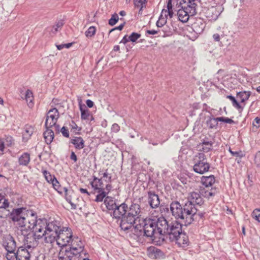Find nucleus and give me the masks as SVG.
Listing matches in <instances>:
<instances>
[{
    "label": "nucleus",
    "mask_w": 260,
    "mask_h": 260,
    "mask_svg": "<svg viewBox=\"0 0 260 260\" xmlns=\"http://www.w3.org/2000/svg\"><path fill=\"white\" fill-rule=\"evenodd\" d=\"M35 230L40 233V239L44 238L46 243L56 242L61 247L58 260H72L73 257L80 256L84 250V245L81 239L73 236L71 229L62 227L59 221L47 222L46 219L39 220Z\"/></svg>",
    "instance_id": "obj_1"
},
{
    "label": "nucleus",
    "mask_w": 260,
    "mask_h": 260,
    "mask_svg": "<svg viewBox=\"0 0 260 260\" xmlns=\"http://www.w3.org/2000/svg\"><path fill=\"white\" fill-rule=\"evenodd\" d=\"M166 219L164 217L143 219L139 217L137 222L129 230L137 236L144 234L146 237L153 238V240L158 244L164 241L162 232H165Z\"/></svg>",
    "instance_id": "obj_2"
},
{
    "label": "nucleus",
    "mask_w": 260,
    "mask_h": 260,
    "mask_svg": "<svg viewBox=\"0 0 260 260\" xmlns=\"http://www.w3.org/2000/svg\"><path fill=\"white\" fill-rule=\"evenodd\" d=\"M10 218L21 231L32 230L34 239L36 241L40 239V233L35 230L39 221L45 220V218L37 219V214L34 211L23 207L13 209L10 213Z\"/></svg>",
    "instance_id": "obj_3"
},
{
    "label": "nucleus",
    "mask_w": 260,
    "mask_h": 260,
    "mask_svg": "<svg viewBox=\"0 0 260 260\" xmlns=\"http://www.w3.org/2000/svg\"><path fill=\"white\" fill-rule=\"evenodd\" d=\"M141 207L139 204L133 203L129 207L124 203L116 206L113 215L115 218H121L120 227L124 231L129 230L137 222L141 215Z\"/></svg>",
    "instance_id": "obj_4"
},
{
    "label": "nucleus",
    "mask_w": 260,
    "mask_h": 260,
    "mask_svg": "<svg viewBox=\"0 0 260 260\" xmlns=\"http://www.w3.org/2000/svg\"><path fill=\"white\" fill-rule=\"evenodd\" d=\"M170 209L172 216L185 226L191 223L194 220V209L190 204H185L182 207L178 201H175L170 204Z\"/></svg>",
    "instance_id": "obj_5"
},
{
    "label": "nucleus",
    "mask_w": 260,
    "mask_h": 260,
    "mask_svg": "<svg viewBox=\"0 0 260 260\" xmlns=\"http://www.w3.org/2000/svg\"><path fill=\"white\" fill-rule=\"evenodd\" d=\"M176 5L177 6V15L178 19L182 22H186L189 18V16H192L196 13V7L197 5L196 3L189 2L186 4H177V0L175 1Z\"/></svg>",
    "instance_id": "obj_6"
},
{
    "label": "nucleus",
    "mask_w": 260,
    "mask_h": 260,
    "mask_svg": "<svg viewBox=\"0 0 260 260\" xmlns=\"http://www.w3.org/2000/svg\"><path fill=\"white\" fill-rule=\"evenodd\" d=\"M215 177L212 175L209 176H202L201 177V182L205 187L200 190V193L203 197L210 198V197L215 196L218 193L219 190L217 188H209L215 183Z\"/></svg>",
    "instance_id": "obj_7"
},
{
    "label": "nucleus",
    "mask_w": 260,
    "mask_h": 260,
    "mask_svg": "<svg viewBox=\"0 0 260 260\" xmlns=\"http://www.w3.org/2000/svg\"><path fill=\"white\" fill-rule=\"evenodd\" d=\"M193 171L198 174H203L209 171L210 165L208 162L206 155L204 153H199L193 159Z\"/></svg>",
    "instance_id": "obj_8"
},
{
    "label": "nucleus",
    "mask_w": 260,
    "mask_h": 260,
    "mask_svg": "<svg viewBox=\"0 0 260 260\" xmlns=\"http://www.w3.org/2000/svg\"><path fill=\"white\" fill-rule=\"evenodd\" d=\"M184 223L178 221H174L169 223L166 220L165 232H162V236H164V240L167 235L171 241L177 237V235H179L182 232V225Z\"/></svg>",
    "instance_id": "obj_9"
},
{
    "label": "nucleus",
    "mask_w": 260,
    "mask_h": 260,
    "mask_svg": "<svg viewBox=\"0 0 260 260\" xmlns=\"http://www.w3.org/2000/svg\"><path fill=\"white\" fill-rule=\"evenodd\" d=\"M59 118V113L56 108L50 109L46 114L45 127L46 128H53L54 131L59 133V125L56 124Z\"/></svg>",
    "instance_id": "obj_10"
},
{
    "label": "nucleus",
    "mask_w": 260,
    "mask_h": 260,
    "mask_svg": "<svg viewBox=\"0 0 260 260\" xmlns=\"http://www.w3.org/2000/svg\"><path fill=\"white\" fill-rule=\"evenodd\" d=\"M202 196H203L200 192L198 193L197 192H192L189 194L187 198L188 201L185 204H190L192 208L194 209V211L193 213V216L196 215L197 211V209L196 208L194 205L197 204L201 205L204 203L203 199Z\"/></svg>",
    "instance_id": "obj_11"
},
{
    "label": "nucleus",
    "mask_w": 260,
    "mask_h": 260,
    "mask_svg": "<svg viewBox=\"0 0 260 260\" xmlns=\"http://www.w3.org/2000/svg\"><path fill=\"white\" fill-rule=\"evenodd\" d=\"M221 6H212L207 8L205 15L209 21H215L223 11Z\"/></svg>",
    "instance_id": "obj_12"
},
{
    "label": "nucleus",
    "mask_w": 260,
    "mask_h": 260,
    "mask_svg": "<svg viewBox=\"0 0 260 260\" xmlns=\"http://www.w3.org/2000/svg\"><path fill=\"white\" fill-rule=\"evenodd\" d=\"M172 242H175L179 247L183 248H186L189 245V241L187 235L183 232L177 235V237L173 239Z\"/></svg>",
    "instance_id": "obj_13"
},
{
    "label": "nucleus",
    "mask_w": 260,
    "mask_h": 260,
    "mask_svg": "<svg viewBox=\"0 0 260 260\" xmlns=\"http://www.w3.org/2000/svg\"><path fill=\"white\" fill-rule=\"evenodd\" d=\"M3 246L7 251L15 250L16 248V242L11 235H6L3 239Z\"/></svg>",
    "instance_id": "obj_14"
},
{
    "label": "nucleus",
    "mask_w": 260,
    "mask_h": 260,
    "mask_svg": "<svg viewBox=\"0 0 260 260\" xmlns=\"http://www.w3.org/2000/svg\"><path fill=\"white\" fill-rule=\"evenodd\" d=\"M234 33L231 32L227 27L222 28L221 34L222 42L226 45H230L233 40Z\"/></svg>",
    "instance_id": "obj_15"
},
{
    "label": "nucleus",
    "mask_w": 260,
    "mask_h": 260,
    "mask_svg": "<svg viewBox=\"0 0 260 260\" xmlns=\"http://www.w3.org/2000/svg\"><path fill=\"white\" fill-rule=\"evenodd\" d=\"M31 248L30 246H27V248L25 246H20L17 250V256L18 260H29L30 254L28 249Z\"/></svg>",
    "instance_id": "obj_16"
},
{
    "label": "nucleus",
    "mask_w": 260,
    "mask_h": 260,
    "mask_svg": "<svg viewBox=\"0 0 260 260\" xmlns=\"http://www.w3.org/2000/svg\"><path fill=\"white\" fill-rule=\"evenodd\" d=\"M148 203L152 208H156L160 204V200L158 196L154 192H148Z\"/></svg>",
    "instance_id": "obj_17"
},
{
    "label": "nucleus",
    "mask_w": 260,
    "mask_h": 260,
    "mask_svg": "<svg viewBox=\"0 0 260 260\" xmlns=\"http://www.w3.org/2000/svg\"><path fill=\"white\" fill-rule=\"evenodd\" d=\"M14 139L11 136H6L4 138L0 139V153H4V148L6 146L9 147L14 143Z\"/></svg>",
    "instance_id": "obj_18"
},
{
    "label": "nucleus",
    "mask_w": 260,
    "mask_h": 260,
    "mask_svg": "<svg viewBox=\"0 0 260 260\" xmlns=\"http://www.w3.org/2000/svg\"><path fill=\"white\" fill-rule=\"evenodd\" d=\"M90 183L94 190H103L104 184L102 178H99L95 176H93V180L90 182Z\"/></svg>",
    "instance_id": "obj_19"
},
{
    "label": "nucleus",
    "mask_w": 260,
    "mask_h": 260,
    "mask_svg": "<svg viewBox=\"0 0 260 260\" xmlns=\"http://www.w3.org/2000/svg\"><path fill=\"white\" fill-rule=\"evenodd\" d=\"M30 161V156L28 152H24L19 157L18 162L20 166L26 167Z\"/></svg>",
    "instance_id": "obj_20"
},
{
    "label": "nucleus",
    "mask_w": 260,
    "mask_h": 260,
    "mask_svg": "<svg viewBox=\"0 0 260 260\" xmlns=\"http://www.w3.org/2000/svg\"><path fill=\"white\" fill-rule=\"evenodd\" d=\"M71 143L73 144L75 148L80 150L85 146V142L81 137H74L71 139Z\"/></svg>",
    "instance_id": "obj_21"
},
{
    "label": "nucleus",
    "mask_w": 260,
    "mask_h": 260,
    "mask_svg": "<svg viewBox=\"0 0 260 260\" xmlns=\"http://www.w3.org/2000/svg\"><path fill=\"white\" fill-rule=\"evenodd\" d=\"M206 27V24L202 19H199L193 24L194 31L199 34L202 32Z\"/></svg>",
    "instance_id": "obj_22"
},
{
    "label": "nucleus",
    "mask_w": 260,
    "mask_h": 260,
    "mask_svg": "<svg viewBox=\"0 0 260 260\" xmlns=\"http://www.w3.org/2000/svg\"><path fill=\"white\" fill-rule=\"evenodd\" d=\"M46 130L44 132V138L47 144H50L54 139L53 130L51 128H46Z\"/></svg>",
    "instance_id": "obj_23"
},
{
    "label": "nucleus",
    "mask_w": 260,
    "mask_h": 260,
    "mask_svg": "<svg viewBox=\"0 0 260 260\" xmlns=\"http://www.w3.org/2000/svg\"><path fill=\"white\" fill-rule=\"evenodd\" d=\"M80 110L81 111V118L83 120H89L90 118V120L93 119L92 115H91L89 111L86 109V107L84 109L82 105H80Z\"/></svg>",
    "instance_id": "obj_24"
},
{
    "label": "nucleus",
    "mask_w": 260,
    "mask_h": 260,
    "mask_svg": "<svg viewBox=\"0 0 260 260\" xmlns=\"http://www.w3.org/2000/svg\"><path fill=\"white\" fill-rule=\"evenodd\" d=\"M218 121L217 117H210L206 121L207 126L209 129H216L218 127Z\"/></svg>",
    "instance_id": "obj_25"
},
{
    "label": "nucleus",
    "mask_w": 260,
    "mask_h": 260,
    "mask_svg": "<svg viewBox=\"0 0 260 260\" xmlns=\"http://www.w3.org/2000/svg\"><path fill=\"white\" fill-rule=\"evenodd\" d=\"M104 204H105L107 209L109 210H113L117 205L114 200L110 197H107L105 199Z\"/></svg>",
    "instance_id": "obj_26"
},
{
    "label": "nucleus",
    "mask_w": 260,
    "mask_h": 260,
    "mask_svg": "<svg viewBox=\"0 0 260 260\" xmlns=\"http://www.w3.org/2000/svg\"><path fill=\"white\" fill-rule=\"evenodd\" d=\"M25 99L26 102H27V105L29 107H32L34 106L33 93L30 90L27 89L26 91L25 94Z\"/></svg>",
    "instance_id": "obj_27"
},
{
    "label": "nucleus",
    "mask_w": 260,
    "mask_h": 260,
    "mask_svg": "<svg viewBox=\"0 0 260 260\" xmlns=\"http://www.w3.org/2000/svg\"><path fill=\"white\" fill-rule=\"evenodd\" d=\"M250 94L251 92L250 91H240L238 93L237 97L238 98L240 99L241 102L243 103L248 100L250 95Z\"/></svg>",
    "instance_id": "obj_28"
},
{
    "label": "nucleus",
    "mask_w": 260,
    "mask_h": 260,
    "mask_svg": "<svg viewBox=\"0 0 260 260\" xmlns=\"http://www.w3.org/2000/svg\"><path fill=\"white\" fill-rule=\"evenodd\" d=\"M33 133L34 127L30 125H26L23 133V138L28 139L30 137Z\"/></svg>",
    "instance_id": "obj_29"
},
{
    "label": "nucleus",
    "mask_w": 260,
    "mask_h": 260,
    "mask_svg": "<svg viewBox=\"0 0 260 260\" xmlns=\"http://www.w3.org/2000/svg\"><path fill=\"white\" fill-rule=\"evenodd\" d=\"M53 187L59 193L62 194L63 192V187H61L59 182L57 181L56 178H54L53 181L51 182Z\"/></svg>",
    "instance_id": "obj_30"
},
{
    "label": "nucleus",
    "mask_w": 260,
    "mask_h": 260,
    "mask_svg": "<svg viewBox=\"0 0 260 260\" xmlns=\"http://www.w3.org/2000/svg\"><path fill=\"white\" fill-rule=\"evenodd\" d=\"M42 173L47 181L49 183H51V182L53 181L54 178L56 177L54 175H52L47 170H44L42 171Z\"/></svg>",
    "instance_id": "obj_31"
},
{
    "label": "nucleus",
    "mask_w": 260,
    "mask_h": 260,
    "mask_svg": "<svg viewBox=\"0 0 260 260\" xmlns=\"http://www.w3.org/2000/svg\"><path fill=\"white\" fill-rule=\"evenodd\" d=\"M167 16H165L162 13H161L158 20L156 22V26L158 27H162L167 23Z\"/></svg>",
    "instance_id": "obj_32"
},
{
    "label": "nucleus",
    "mask_w": 260,
    "mask_h": 260,
    "mask_svg": "<svg viewBox=\"0 0 260 260\" xmlns=\"http://www.w3.org/2000/svg\"><path fill=\"white\" fill-rule=\"evenodd\" d=\"M15 250L7 251L6 258L8 260H18L17 252Z\"/></svg>",
    "instance_id": "obj_33"
},
{
    "label": "nucleus",
    "mask_w": 260,
    "mask_h": 260,
    "mask_svg": "<svg viewBox=\"0 0 260 260\" xmlns=\"http://www.w3.org/2000/svg\"><path fill=\"white\" fill-rule=\"evenodd\" d=\"M97 192H98V194L96 195L95 199L94 200L95 202H102L103 201L104 198H106L107 197L106 196L107 194H106V192H104V191L102 190H98L97 191Z\"/></svg>",
    "instance_id": "obj_34"
},
{
    "label": "nucleus",
    "mask_w": 260,
    "mask_h": 260,
    "mask_svg": "<svg viewBox=\"0 0 260 260\" xmlns=\"http://www.w3.org/2000/svg\"><path fill=\"white\" fill-rule=\"evenodd\" d=\"M105 181L107 183H110L112 181L111 174H109L108 172V169L105 170L104 172L102 173V177Z\"/></svg>",
    "instance_id": "obj_35"
},
{
    "label": "nucleus",
    "mask_w": 260,
    "mask_h": 260,
    "mask_svg": "<svg viewBox=\"0 0 260 260\" xmlns=\"http://www.w3.org/2000/svg\"><path fill=\"white\" fill-rule=\"evenodd\" d=\"M96 31V28L93 26H90L88 29L85 31V35L87 38L93 37Z\"/></svg>",
    "instance_id": "obj_36"
},
{
    "label": "nucleus",
    "mask_w": 260,
    "mask_h": 260,
    "mask_svg": "<svg viewBox=\"0 0 260 260\" xmlns=\"http://www.w3.org/2000/svg\"><path fill=\"white\" fill-rule=\"evenodd\" d=\"M63 25V22L62 20L58 21L54 26H53L51 32L53 34L56 33L58 31V29H60Z\"/></svg>",
    "instance_id": "obj_37"
},
{
    "label": "nucleus",
    "mask_w": 260,
    "mask_h": 260,
    "mask_svg": "<svg viewBox=\"0 0 260 260\" xmlns=\"http://www.w3.org/2000/svg\"><path fill=\"white\" fill-rule=\"evenodd\" d=\"M228 99L230 100L232 103L233 106L235 107L236 108L239 109L241 108V106L240 105L239 103L237 101L236 99L234 96L229 95L226 96Z\"/></svg>",
    "instance_id": "obj_38"
},
{
    "label": "nucleus",
    "mask_w": 260,
    "mask_h": 260,
    "mask_svg": "<svg viewBox=\"0 0 260 260\" xmlns=\"http://www.w3.org/2000/svg\"><path fill=\"white\" fill-rule=\"evenodd\" d=\"M147 0H134V6L136 8L142 6H146Z\"/></svg>",
    "instance_id": "obj_39"
},
{
    "label": "nucleus",
    "mask_w": 260,
    "mask_h": 260,
    "mask_svg": "<svg viewBox=\"0 0 260 260\" xmlns=\"http://www.w3.org/2000/svg\"><path fill=\"white\" fill-rule=\"evenodd\" d=\"M251 216L255 220L260 222V209H254L251 214Z\"/></svg>",
    "instance_id": "obj_40"
},
{
    "label": "nucleus",
    "mask_w": 260,
    "mask_h": 260,
    "mask_svg": "<svg viewBox=\"0 0 260 260\" xmlns=\"http://www.w3.org/2000/svg\"><path fill=\"white\" fill-rule=\"evenodd\" d=\"M118 19V16L117 14L112 15L111 18L109 20V24L113 26L117 22Z\"/></svg>",
    "instance_id": "obj_41"
},
{
    "label": "nucleus",
    "mask_w": 260,
    "mask_h": 260,
    "mask_svg": "<svg viewBox=\"0 0 260 260\" xmlns=\"http://www.w3.org/2000/svg\"><path fill=\"white\" fill-rule=\"evenodd\" d=\"M200 108V104L199 103H194L192 106L191 108L192 110H191L190 111L189 115L191 116H192L193 115H195L196 114V111L197 110L199 109Z\"/></svg>",
    "instance_id": "obj_42"
},
{
    "label": "nucleus",
    "mask_w": 260,
    "mask_h": 260,
    "mask_svg": "<svg viewBox=\"0 0 260 260\" xmlns=\"http://www.w3.org/2000/svg\"><path fill=\"white\" fill-rule=\"evenodd\" d=\"M229 151L230 152V153L233 156L238 157L240 158H241L244 156V154H243V153L241 151H232L231 148L230 147L229 149Z\"/></svg>",
    "instance_id": "obj_43"
},
{
    "label": "nucleus",
    "mask_w": 260,
    "mask_h": 260,
    "mask_svg": "<svg viewBox=\"0 0 260 260\" xmlns=\"http://www.w3.org/2000/svg\"><path fill=\"white\" fill-rule=\"evenodd\" d=\"M141 37V35L137 32H133L129 36L131 42H135Z\"/></svg>",
    "instance_id": "obj_44"
},
{
    "label": "nucleus",
    "mask_w": 260,
    "mask_h": 260,
    "mask_svg": "<svg viewBox=\"0 0 260 260\" xmlns=\"http://www.w3.org/2000/svg\"><path fill=\"white\" fill-rule=\"evenodd\" d=\"M217 119L219 121L223 122L226 123L232 124L234 123L233 120L226 117H217Z\"/></svg>",
    "instance_id": "obj_45"
},
{
    "label": "nucleus",
    "mask_w": 260,
    "mask_h": 260,
    "mask_svg": "<svg viewBox=\"0 0 260 260\" xmlns=\"http://www.w3.org/2000/svg\"><path fill=\"white\" fill-rule=\"evenodd\" d=\"M63 192L65 193V198L66 201L68 203H71V196L69 195V194L72 192L71 191H69L67 187H63Z\"/></svg>",
    "instance_id": "obj_46"
},
{
    "label": "nucleus",
    "mask_w": 260,
    "mask_h": 260,
    "mask_svg": "<svg viewBox=\"0 0 260 260\" xmlns=\"http://www.w3.org/2000/svg\"><path fill=\"white\" fill-rule=\"evenodd\" d=\"M70 126L72 130L75 133L81 131V128H79L76 123L73 120L70 123Z\"/></svg>",
    "instance_id": "obj_47"
},
{
    "label": "nucleus",
    "mask_w": 260,
    "mask_h": 260,
    "mask_svg": "<svg viewBox=\"0 0 260 260\" xmlns=\"http://www.w3.org/2000/svg\"><path fill=\"white\" fill-rule=\"evenodd\" d=\"M161 13H162L165 16H167V18L168 17V16H169L170 18H172L173 16V9L171 10L162 9Z\"/></svg>",
    "instance_id": "obj_48"
},
{
    "label": "nucleus",
    "mask_w": 260,
    "mask_h": 260,
    "mask_svg": "<svg viewBox=\"0 0 260 260\" xmlns=\"http://www.w3.org/2000/svg\"><path fill=\"white\" fill-rule=\"evenodd\" d=\"M59 132H60L64 137L69 138L70 134L69 130L67 128H66L65 126H63L60 130L59 129Z\"/></svg>",
    "instance_id": "obj_49"
},
{
    "label": "nucleus",
    "mask_w": 260,
    "mask_h": 260,
    "mask_svg": "<svg viewBox=\"0 0 260 260\" xmlns=\"http://www.w3.org/2000/svg\"><path fill=\"white\" fill-rule=\"evenodd\" d=\"M72 45V43L62 44L60 45H56V46L58 50H60L64 48H69Z\"/></svg>",
    "instance_id": "obj_50"
},
{
    "label": "nucleus",
    "mask_w": 260,
    "mask_h": 260,
    "mask_svg": "<svg viewBox=\"0 0 260 260\" xmlns=\"http://www.w3.org/2000/svg\"><path fill=\"white\" fill-rule=\"evenodd\" d=\"M254 162L257 167L260 168V151L256 153L255 156Z\"/></svg>",
    "instance_id": "obj_51"
},
{
    "label": "nucleus",
    "mask_w": 260,
    "mask_h": 260,
    "mask_svg": "<svg viewBox=\"0 0 260 260\" xmlns=\"http://www.w3.org/2000/svg\"><path fill=\"white\" fill-rule=\"evenodd\" d=\"M120 131V126L117 123H114L111 127V132L113 133H118Z\"/></svg>",
    "instance_id": "obj_52"
},
{
    "label": "nucleus",
    "mask_w": 260,
    "mask_h": 260,
    "mask_svg": "<svg viewBox=\"0 0 260 260\" xmlns=\"http://www.w3.org/2000/svg\"><path fill=\"white\" fill-rule=\"evenodd\" d=\"M112 187L111 184L110 183H108V184L106 185L105 188L103 187V190L104 192H106V194H108L109 192L111 190Z\"/></svg>",
    "instance_id": "obj_53"
},
{
    "label": "nucleus",
    "mask_w": 260,
    "mask_h": 260,
    "mask_svg": "<svg viewBox=\"0 0 260 260\" xmlns=\"http://www.w3.org/2000/svg\"><path fill=\"white\" fill-rule=\"evenodd\" d=\"M9 206V202L7 199H4L2 205L0 206V208L6 209Z\"/></svg>",
    "instance_id": "obj_54"
},
{
    "label": "nucleus",
    "mask_w": 260,
    "mask_h": 260,
    "mask_svg": "<svg viewBox=\"0 0 260 260\" xmlns=\"http://www.w3.org/2000/svg\"><path fill=\"white\" fill-rule=\"evenodd\" d=\"M212 37L214 41L216 42H219L221 39V34L220 35L218 34H214Z\"/></svg>",
    "instance_id": "obj_55"
},
{
    "label": "nucleus",
    "mask_w": 260,
    "mask_h": 260,
    "mask_svg": "<svg viewBox=\"0 0 260 260\" xmlns=\"http://www.w3.org/2000/svg\"><path fill=\"white\" fill-rule=\"evenodd\" d=\"M196 0H177V4H186L187 3V4H189V2H193L195 3Z\"/></svg>",
    "instance_id": "obj_56"
},
{
    "label": "nucleus",
    "mask_w": 260,
    "mask_h": 260,
    "mask_svg": "<svg viewBox=\"0 0 260 260\" xmlns=\"http://www.w3.org/2000/svg\"><path fill=\"white\" fill-rule=\"evenodd\" d=\"M129 36L125 35L123 37L121 41L120 42V43H123L124 44H125L127 42L131 41L130 40H129Z\"/></svg>",
    "instance_id": "obj_57"
},
{
    "label": "nucleus",
    "mask_w": 260,
    "mask_h": 260,
    "mask_svg": "<svg viewBox=\"0 0 260 260\" xmlns=\"http://www.w3.org/2000/svg\"><path fill=\"white\" fill-rule=\"evenodd\" d=\"M124 25V23H123V24H120L119 26H117V27H115V28H112V29L110 30V32H112V31H114L115 30H121L122 29V28H123V26Z\"/></svg>",
    "instance_id": "obj_58"
},
{
    "label": "nucleus",
    "mask_w": 260,
    "mask_h": 260,
    "mask_svg": "<svg viewBox=\"0 0 260 260\" xmlns=\"http://www.w3.org/2000/svg\"><path fill=\"white\" fill-rule=\"evenodd\" d=\"M158 32V30H147V31H146V35H155L156 34H157Z\"/></svg>",
    "instance_id": "obj_59"
},
{
    "label": "nucleus",
    "mask_w": 260,
    "mask_h": 260,
    "mask_svg": "<svg viewBox=\"0 0 260 260\" xmlns=\"http://www.w3.org/2000/svg\"><path fill=\"white\" fill-rule=\"evenodd\" d=\"M70 158L74 160V162H76L77 160V157L75 152H72L70 156Z\"/></svg>",
    "instance_id": "obj_60"
},
{
    "label": "nucleus",
    "mask_w": 260,
    "mask_h": 260,
    "mask_svg": "<svg viewBox=\"0 0 260 260\" xmlns=\"http://www.w3.org/2000/svg\"><path fill=\"white\" fill-rule=\"evenodd\" d=\"M172 0H168L167 2V10H172Z\"/></svg>",
    "instance_id": "obj_61"
},
{
    "label": "nucleus",
    "mask_w": 260,
    "mask_h": 260,
    "mask_svg": "<svg viewBox=\"0 0 260 260\" xmlns=\"http://www.w3.org/2000/svg\"><path fill=\"white\" fill-rule=\"evenodd\" d=\"M140 140H141V141H143L144 140H148V143H149V144H152L153 145H154V146H155V145H157V143L152 142L151 140L147 139V138H146L141 137V138H140Z\"/></svg>",
    "instance_id": "obj_62"
},
{
    "label": "nucleus",
    "mask_w": 260,
    "mask_h": 260,
    "mask_svg": "<svg viewBox=\"0 0 260 260\" xmlns=\"http://www.w3.org/2000/svg\"><path fill=\"white\" fill-rule=\"evenodd\" d=\"M86 105L87 106L89 107V108H91L93 106V105H94V103L93 102L90 100H87L86 102Z\"/></svg>",
    "instance_id": "obj_63"
},
{
    "label": "nucleus",
    "mask_w": 260,
    "mask_h": 260,
    "mask_svg": "<svg viewBox=\"0 0 260 260\" xmlns=\"http://www.w3.org/2000/svg\"><path fill=\"white\" fill-rule=\"evenodd\" d=\"M79 190H80V192L82 193H86L87 196L90 195V193H89V192L85 188H80L79 189Z\"/></svg>",
    "instance_id": "obj_64"
}]
</instances>
